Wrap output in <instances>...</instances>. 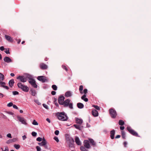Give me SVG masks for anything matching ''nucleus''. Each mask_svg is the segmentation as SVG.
Listing matches in <instances>:
<instances>
[{"instance_id": "59", "label": "nucleus", "mask_w": 151, "mask_h": 151, "mask_svg": "<svg viewBox=\"0 0 151 151\" xmlns=\"http://www.w3.org/2000/svg\"><path fill=\"white\" fill-rule=\"evenodd\" d=\"M26 138L27 137L25 135H24L22 136V138L23 140H25Z\"/></svg>"}, {"instance_id": "34", "label": "nucleus", "mask_w": 151, "mask_h": 151, "mask_svg": "<svg viewBox=\"0 0 151 151\" xmlns=\"http://www.w3.org/2000/svg\"><path fill=\"white\" fill-rule=\"evenodd\" d=\"M31 91L32 95L33 96H35L36 93L35 90H32Z\"/></svg>"}, {"instance_id": "20", "label": "nucleus", "mask_w": 151, "mask_h": 151, "mask_svg": "<svg viewBox=\"0 0 151 151\" xmlns=\"http://www.w3.org/2000/svg\"><path fill=\"white\" fill-rule=\"evenodd\" d=\"M14 80L13 79L9 81V86L11 87H12L13 86L14 83Z\"/></svg>"}, {"instance_id": "9", "label": "nucleus", "mask_w": 151, "mask_h": 151, "mask_svg": "<svg viewBox=\"0 0 151 151\" xmlns=\"http://www.w3.org/2000/svg\"><path fill=\"white\" fill-rule=\"evenodd\" d=\"M17 79L20 80L21 82L23 83L27 81V78L23 76H19L17 78Z\"/></svg>"}, {"instance_id": "2", "label": "nucleus", "mask_w": 151, "mask_h": 151, "mask_svg": "<svg viewBox=\"0 0 151 151\" xmlns=\"http://www.w3.org/2000/svg\"><path fill=\"white\" fill-rule=\"evenodd\" d=\"M17 86L18 88H21L22 91L25 92H27L29 90V88L27 86L24 85L21 83H18L17 84Z\"/></svg>"}, {"instance_id": "62", "label": "nucleus", "mask_w": 151, "mask_h": 151, "mask_svg": "<svg viewBox=\"0 0 151 151\" xmlns=\"http://www.w3.org/2000/svg\"><path fill=\"white\" fill-rule=\"evenodd\" d=\"M120 135H118L116 136V137H115V138L116 139L119 138H120Z\"/></svg>"}, {"instance_id": "30", "label": "nucleus", "mask_w": 151, "mask_h": 151, "mask_svg": "<svg viewBox=\"0 0 151 151\" xmlns=\"http://www.w3.org/2000/svg\"><path fill=\"white\" fill-rule=\"evenodd\" d=\"M122 138L123 139L125 138V133L124 131H122Z\"/></svg>"}, {"instance_id": "14", "label": "nucleus", "mask_w": 151, "mask_h": 151, "mask_svg": "<svg viewBox=\"0 0 151 151\" xmlns=\"http://www.w3.org/2000/svg\"><path fill=\"white\" fill-rule=\"evenodd\" d=\"M5 39L8 41L9 42H12L13 41V40L12 38L9 36L7 35H5Z\"/></svg>"}, {"instance_id": "49", "label": "nucleus", "mask_w": 151, "mask_h": 151, "mask_svg": "<svg viewBox=\"0 0 151 151\" xmlns=\"http://www.w3.org/2000/svg\"><path fill=\"white\" fill-rule=\"evenodd\" d=\"M2 87L3 88H5L6 89H7V90L9 89V87L8 86H6L2 85Z\"/></svg>"}, {"instance_id": "19", "label": "nucleus", "mask_w": 151, "mask_h": 151, "mask_svg": "<svg viewBox=\"0 0 151 151\" xmlns=\"http://www.w3.org/2000/svg\"><path fill=\"white\" fill-rule=\"evenodd\" d=\"M90 142L92 144V145L93 147H95L96 146V143L92 139H89Z\"/></svg>"}, {"instance_id": "32", "label": "nucleus", "mask_w": 151, "mask_h": 151, "mask_svg": "<svg viewBox=\"0 0 151 151\" xmlns=\"http://www.w3.org/2000/svg\"><path fill=\"white\" fill-rule=\"evenodd\" d=\"M52 88L55 91H56L57 89V87L55 85H53L52 86Z\"/></svg>"}, {"instance_id": "64", "label": "nucleus", "mask_w": 151, "mask_h": 151, "mask_svg": "<svg viewBox=\"0 0 151 151\" xmlns=\"http://www.w3.org/2000/svg\"><path fill=\"white\" fill-rule=\"evenodd\" d=\"M8 113L9 114H11V115H13V113L12 112H9Z\"/></svg>"}, {"instance_id": "22", "label": "nucleus", "mask_w": 151, "mask_h": 151, "mask_svg": "<svg viewBox=\"0 0 151 151\" xmlns=\"http://www.w3.org/2000/svg\"><path fill=\"white\" fill-rule=\"evenodd\" d=\"M86 95L84 94L81 97V99H82L84 101L87 102L88 101V99L87 98H86Z\"/></svg>"}, {"instance_id": "12", "label": "nucleus", "mask_w": 151, "mask_h": 151, "mask_svg": "<svg viewBox=\"0 0 151 151\" xmlns=\"http://www.w3.org/2000/svg\"><path fill=\"white\" fill-rule=\"evenodd\" d=\"M83 143L84 146L86 148L88 149L90 148L91 147L88 141L85 140L84 141Z\"/></svg>"}, {"instance_id": "43", "label": "nucleus", "mask_w": 151, "mask_h": 151, "mask_svg": "<svg viewBox=\"0 0 151 151\" xmlns=\"http://www.w3.org/2000/svg\"><path fill=\"white\" fill-rule=\"evenodd\" d=\"M35 101L38 105H40L41 104L38 100H35Z\"/></svg>"}, {"instance_id": "16", "label": "nucleus", "mask_w": 151, "mask_h": 151, "mask_svg": "<svg viewBox=\"0 0 151 151\" xmlns=\"http://www.w3.org/2000/svg\"><path fill=\"white\" fill-rule=\"evenodd\" d=\"M4 60L5 62L7 63H9L12 61L11 58L7 56H5L4 58Z\"/></svg>"}, {"instance_id": "28", "label": "nucleus", "mask_w": 151, "mask_h": 151, "mask_svg": "<svg viewBox=\"0 0 151 151\" xmlns=\"http://www.w3.org/2000/svg\"><path fill=\"white\" fill-rule=\"evenodd\" d=\"M124 121L122 120H120L119 121V124L120 125L122 126L124 125Z\"/></svg>"}, {"instance_id": "40", "label": "nucleus", "mask_w": 151, "mask_h": 151, "mask_svg": "<svg viewBox=\"0 0 151 151\" xmlns=\"http://www.w3.org/2000/svg\"><path fill=\"white\" fill-rule=\"evenodd\" d=\"M42 139L40 137H38L37 138L36 140L37 141L39 142H41L42 141Z\"/></svg>"}, {"instance_id": "26", "label": "nucleus", "mask_w": 151, "mask_h": 151, "mask_svg": "<svg viewBox=\"0 0 151 151\" xmlns=\"http://www.w3.org/2000/svg\"><path fill=\"white\" fill-rule=\"evenodd\" d=\"M4 79V76L3 74L0 73V81H3Z\"/></svg>"}, {"instance_id": "4", "label": "nucleus", "mask_w": 151, "mask_h": 151, "mask_svg": "<svg viewBox=\"0 0 151 151\" xmlns=\"http://www.w3.org/2000/svg\"><path fill=\"white\" fill-rule=\"evenodd\" d=\"M109 111L111 117L113 119L115 118L117 115L116 111L114 109L111 108L109 109Z\"/></svg>"}, {"instance_id": "37", "label": "nucleus", "mask_w": 151, "mask_h": 151, "mask_svg": "<svg viewBox=\"0 0 151 151\" xmlns=\"http://www.w3.org/2000/svg\"><path fill=\"white\" fill-rule=\"evenodd\" d=\"M32 124L34 125H38V123L35 120H34L32 123Z\"/></svg>"}, {"instance_id": "60", "label": "nucleus", "mask_w": 151, "mask_h": 151, "mask_svg": "<svg viewBox=\"0 0 151 151\" xmlns=\"http://www.w3.org/2000/svg\"><path fill=\"white\" fill-rule=\"evenodd\" d=\"M127 142H124V146L125 147H126V146H127Z\"/></svg>"}, {"instance_id": "44", "label": "nucleus", "mask_w": 151, "mask_h": 151, "mask_svg": "<svg viewBox=\"0 0 151 151\" xmlns=\"http://www.w3.org/2000/svg\"><path fill=\"white\" fill-rule=\"evenodd\" d=\"M54 139L57 142H59V140L58 137H54Z\"/></svg>"}, {"instance_id": "47", "label": "nucleus", "mask_w": 151, "mask_h": 151, "mask_svg": "<svg viewBox=\"0 0 151 151\" xmlns=\"http://www.w3.org/2000/svg\"><path fill=\"white\" fill-rule=\"evenodd\" d=\"M36 148L37 151H40L41 150V148L40 147L38 146H36Z\"/></svg>"}, {"instance_id": "57", "label": "nucleus", "mask_w": 151, "mask_h": 151, "mask_svg": "<svg viewBox=\"0 0 151 151\" xmlns=\"http://www.w3.org/2000/svg\"><path fill=\"white\" fill-rule=\"evenodd\" d=\"M4 52L6 53V54H9L10 53L9 50H6L4 51Z\"/></svg>"}, {"instance_id": "8", "label": "nucleus", "mask_w": 151, "mask_h": 151, "mask_svg": "<svg viewBox=\"0 0 151 151\" xmlns=\"http://www.w3.org/2000/svg\"><path fill=\"white\" fill-rule=\"evenodd\" d=\"M37 79L42 83H44L47 81V80L46 78L45 77L43 76H38L37 78Z\"/></svg>"}, {"instance_id": "33", "label": "nucleus", "mask_w": 151, "mask_h": 151, "mask_svg": "<svg viewBox=\"0 0 151 151\" xmlns=\"http://www.w3.org/2000/svg\"><path fill=\"white\" fill-rule=\"evenodd\" d=\"M14 147L17 150L19 149L20 147V146L19 145H16L15 144L14 145Z\"/></svg>"}, {"instance_id": "52", "label": "nucleus", "mask_w": 151, "mask_h": 151, "mask_svg": "<svg viewBox=\"0 0 151 151\" xmlns=\"http://www.w3.org/2000/svg\"><path fill=\"white\" fill-rule=\"evenodd\" d=\"M56 92L55 91H52L51 92V93L52 95H54L55 94Z\"/></svg>"}, {"instance_id": "53", "label": "nucleus", "mask_w": 151, "mask_h": 151, "mask_svg": "<svg viewBox=\"0 0 151 151\" xmlns=\"http://www.w3.org/2000/svg\"><path fill=\"white\" fill-rule=\"evenodd\" d=\"M13 107L14 108L16 109H18V107H17V106H16L15 105H13Z\"/></svg>"}, {"instance_id": "7", "label": "nucleus", "mask_w": 151, "mask_h": 151, "mask_svg": "<svg viewBox=\"0 0 151 151\" xmlns=\"http://www.w3.org/2000/svg\"><path fill=\"white\" fill-rule=\"evenodd\" d=\"M47 144V142L45 138L42 139V141L40 143H38V144L40 146H44L45 149L47 148V146L46 145Z\"/></svg>"}, {"instance_id": "3", "label": "nucleus", "mask_w": 151, "mask_h": 151, "mask_svg": "<svg viewBox=\"0 0 151 151\" xmlns=\"http://www.w3.org/2000/svg\"><path fill=\"white\" fill-rule=\"evenodd\" d=\"M70 100L69 99H66L63 102L62 105H63L64 107H66L69 106L70 108L73 109V104L72 103H70Z\"/></svg>"}, {"instance_id": "23", "label": "nucleus", "mask_w": 151, "mask_h": 151, "mask_svg": "<svg viewBox=\"0 0 151 151\" xmlns=\"http://www.w3.org/2000/svg\"><path fill=\"white\" fill-rule=\"evenodd\" d=\"M76 123L80 124H81L83 122V121L82 119H79L78 118H76Z\"/></svg>"}, {"instance_id": "56", "label": "nucleus", "mask_w": 151, "mask_h": 151, "mask_svg": "<svg viewBox=\"0 0 151 151\" xmlns=\"http://www.w3.org/2000/svg\"><path fill=\"white\" fill-rule=\"evenodd\" d=\"M1 149L2 150V151H9L7 147L4 150H3L2 148H1Z\"/></svg>"}, {"instance_id": "36", "label": "nucleus", "mask_w": 151, "mask_h": 151, "mask_svg": "<svg viewBox=\"0 0 151 151\" xmlns=\"http://www.w3.org/2000/svg\"><path fill=\"white\" fill-rule=\"evenodd\" d=\"M93 107L95 109H96L97 110H100V108L98 106L93 105Z\"/></svg>"}, {"instance_id": "46", "label": "nucleus", "mask_w": 151, "mask_h": 151, "mask_svg": "<svg viewBox=\"0 0 151 151\" xmlns=\"http://www.w3.org/2000/svg\"><path fill=\"white\" fill-rule=\"evenodd\" d=\"M42 105H43V106L44 107H45V109H48V106L47 105H46V104H43Z\"/></svg>"}, {"instance_id": "25", "label": "nucleus", "mask_w": 151, "mask_h": 151, "mask_svg": "<svg viewBox=\"0 0 151 151\" xmlns=\"http://www.w3.org/2000/svg\"><path fill=\"white\" fill-rule=\"evenodd\" d=\"M15 140H16V139H9V140H7L6 141V142L7 144H10V143H12V142H14L15 141Z\"/></svg>"}, {"instance_id": "5", "label": "nucleus", "mask_w": 151, "mask_h": 151, "mask_svg": "<svg viewBox=\"0 0 151 151\" xmlns=\"http://www.w3.org/2000/svg\"><path fill=\"white\" fill-rule=\"evenodd\" d=\"M127 129L129 132L132 135L135 136H138V133L134 130L132 129L130 127H127Z\"/></svg>"}, {"instance_id": "35", "label": "nucleus", "mask_w": 151, "mask_h": 151, "mask_svg": "<svg viewBox=\"0 0 151 151\" xmlns=\"http://www.w3.org/2000/svg\"><path fill=\"white\" fill-rule=\"evenodd\" d=\"M80 149L82 151H88V150L83 146L80 147Z\"/></svg>"}, {"instance_id": "10", "label": "nucleus", "mask_w": 151, "mask_h": 151, "mask_svg": "<svg viewBox=\"0 0 151 151\" xmlns=\"http://www.w3.org/2000/svg\"><path fill=\"white\" fill-rule=\"evenodd\" d=\"M17 118L19 121L21 122L22 124L25 125L27 124V123H26V120L23 118L21 117H18Z\"/></svg>"}, {"instance_id": "55", "label": "nucleus", "mask_w": 151, "mask_h": 151, "mask_svg": "<svg viewBox=\"0 0 151 151\" xmlns=\"http://www.w3.org/2000/svg\"><path fill=\"white\" fill-rule=\"evenodd\" d=\"M0 50L1 51H3L4 50V48L3 46H1L0 47Z\"/></svg>"}, {"instance_id": "39", "label": "nucleus", "mask_w": 151, "mask_h": 151, "mask_svg": "<svg viewBox=\"0 0 151 151\" xmlns=\"http://www.w3.org/2000/svg\"><path fill=\"white\" fill-rule=\"evenodd\" d=\"M37 133L35 132H33L32 133V135L34 137L36 136L37 135Z\"/></svg>"}, {"instance_id": "38", "label": "nucleus", "mask_w": 151, "mask_h": 151, "mask_svg": "<svg viewBox=\"0 0 151 151\" xmlns=\"http://www.w3.org/2000/svg\"><path fill=\"white\" fill-rule=\"evenodd\" d=\"M62 67L63 69L65 70V71H68V69L64 65H62Z\"/></svg>"}, {"instance_id": "51", "label": "nucleus", "mask_w": 151, "mask_h": 151, "mask_svg": "<svg viewBox=\"0 0 151 151\" xmlns=\"http://www.w3.org/2000/svg\"><path fill=\"white\" fill-rule=\"evenodd\" d=\"M15 40L16 41H17V43L18 44H19L21 42V40L20 39H16Z\"/></svg>"}, {"instance_id": "58", "label": "nucleus", "mask_w": 151, "mask_h": 151, "mask_svg": "<svg viewBox=\"0 0 151 151\" xmlns=\"http://www.w3.org/2000/svg\"><path fill=\"white\" fill-rule=\"evenodd\" d=\"M120 129L121 130H123L124 129V126H120Z\"/></svg>"}, {"instance_id": "63", "label": "nucleus", "mask_w": 151, "mask_h": 151, "mask_svg": "<svg viewBox=\"0 0 151 151\" xmlns=\"http://www.w3.org/2000/svg\"><path fill=\"white\" fill-rule=\"evenodd\" d=\"M3 97V95L2 94L0 93V98H2Z\"/></svg>"}, {"instance_id": "15", "label": "nucleus", "mask_w": 151, "mask_h": 151, "mask_svg": "<svg viewBox=\"0 0 151 151\" xmlns=\"http://www.w3.org/2000/svg\"><path fill=\"white\" fill-rule=\"evenodd\" d=\"M92 114L94 117L98 116L99 114L98 111L95 109L92 110Z\"/></svg>"}, {"instance_id": "31", "label": "nucleus", "mask_w": 151, "mask_h": 151, "mask_svg": "<svg viewBox=\"0 0 151 151\" xmlns=\"http://www.w3.org/2000/svg\"><path fill=\"white\" fill-rule=\"evenodd\" d=\"M73 126L76 128L80 130L81 129V127L79 125L77 124H74Z\"/></svg>"}, {"instance_id": "24", "label": "nucleus", "mask_w": 151, "mask_h": 151, "mask_svg": "<svg viewBox=\"0 0 151 151\" xmlns=\"http://www.w3.org/2000/svg\"><path fill=\"white\" fill-rule=\"evenodd\" d=\"M71 96V93L70 91H67L65 93V96L66 97H70Z\"/></svg>"}, {"instance_id": "21", "label": "nucleus", "mask_w": 151, "mask_h": 151, "mask_svg": "<svg viewBox=\"0 0 151 151\" xmlns=\"http://www.w3.org/2000/svg\"><path fill=\"white\" fill-rule=\"evenodd\" d=\"M77 106L79 109H82L84 107L83 104L81 103H78L77 104Z\"/></svg>"}, {"instance_id": "27", "label": "nucleus", "mask_w": 151, "mask_h": 151, "mask_svg": "<svg viewBox=\"0 0 151 151\" xmlns=\"http://www.w3.org/2000/svg\"><path fill=\"white\" fill-rule=\"evenodd\" d=\"M79 91L82 94L83 93V86L81 85L79 86Z\"/></svg>"}, {"instance_id": "61", "label": "nucleus", "mask_w": 151, "mask_h": 151, "mask_svg": "<svg viewBox=\"0 0 151 151\" xmlns=\"http://www.w3.org/2000/svg\"><path fill=\"white\" fill-rule=\"evenodd\" d=\"M47 121L49 123H50V120L48 118H47L46 119Z\"/></svg>"}, {"instance_id": "41", "label": "nucleus", "mask_w": 151, "mask_h": 151, "mask_svg": "<svg viewBox=\"0 0 151 151\" xmlns=\"http://www.w3.org/2000/svg\"><path fill=\"white\" fill-rule=\"evenodd\" d=\"M13 94L14 95H18L19 93V92L17 91H14L12 92Z\"/></svg>"}, {"instance_id": "48", "label": "nucleus", "mask_w": 151, "mask_h": 151, "mask_svg": "<svg viewBox=\"0 0 151 151\" xmlns=\"http://www.w3.org/2000/svg\"><path fill=\"white\" fill-rule=\"evenodd\" d=\"M88 90L87 89H85L83 90V93H84V94H86L87 93Z\"/></svg>"}, {"instance_id": "54", "label": "nucleus", "mask_w": 151, "mask_h": 151, "mask_svg": "<svg viewBox=\"0 0 151 151\" xmlns=\"http://www.w3.org/2000/svg\"><path fill=\"white\" fill-rule=\"evenodd\" d=\"M5 84V83L4 82H0V85H1V86L2 87V85H4Z\"/></svg>"}, {"instance_id": "29", "label": "nucleus", "mask_w": 151, "mask_h": 151, "mask_svg": "<svg viewBox=\"0 0 151 151\" xmlns=\"http://www.w3.org/2000/svg\"><path fill=\"white\" fill-rule=\"evenodd\" d=\"M69 140L70 141V143L71 144V145H73L74 142V141L73 139L72 138H70Z\"/></svg>"}, {"instance_id": "1", "label": "nucleus", "mask_w": 151, "mask_h": 151, "mask_svg": "<svg viewBox=\"0 0 151 151\" xmlns=\"http://www.w3.org/2000/svg\"><path fill=\"white\" fill-rule=\"evenodd\" d=\"M58 117L59 120L61 121H66L68 119L67 116L64 112L58 113Z\"/></svg>"}, {"instance_id": "6", "label": "nucleus", "mask_w": 151, "mask_h": 151, "mask_svg": "<svg viewBox=\"0 0 151 151\" xmlns=\"http://www.w3.org/2000/svg\"><path fill=\"white\" fill-rule=\"evenodd\" d=\"M29 82L32 87L35 88H37V86L35 80L33 79H30L29 80Z\"/></svg>"}, {"instance_id": "17", "label": "nucleus", "mask_w": 151, "mask_h": 151, "mask_svg": "<svg viewBox=\"0 0 151 151\" xmlns=\"http://www.w3.org/2000/svg\"><path fill=\"white\" fill-rule=\"evenodd\" d=\"M115 134V130L113 129L110 132V137L112 139H113L114 138V135Z\"/></svg>"}, {"instance_id": "18", "label": "nucleus", "mask_w": 151, "mask_h": 151, "mask_svg": "<svg viewBox=\"0 0 151 151\" xmlns=\"http://www.w3.org/2000/svg\"><path fill=\"white\" fill-rule=\"evenodd\" d=\"M75 142L76 144L78 145H81V142L78 137H76L75 138Z\"/></svg>"}, {"instance_id": "11", "label": "nucleus", "mask_w": 151, "mask_h": 151, "mask_svg": "<svg viewBox=\"0 0 151 151\" xmlns=\"http://www.w3.org/2000/svg\"><path fill=\"white\" fill-rule=\"evenodd\" d=\"M65 99L64 97L63 96H61L58 99V103L62 105L64 102Z\"/></svg>"}, {"instance_id": "45", "label": "nucleus", "mask_w": 151, "mask_h": 151, "mask_svg": "<svg viewBox=\"0 0 151 151\" xmlns=\"http://www.w3.org/2000/svg\"><path fill=\"white\" fill-rule=\"evenodd\" d=\"M59 132L58 130H56L55 132V134L56 135H58L59 134Z\"/></svg>"}, {"instance_id": "13", "label": "nucleus", "mask_w": 151, "mask_h": 151, "mask_svg": "<svg viewBox=\"0 0 151 151\" xmlns=\"http://www.w3.org/2000/svg\"><path fill=\"white\" fill-rule=\"evenodd\" d=\"M40 67L41 69L43 70L47 69V65L43 63L40 64Z\"/></svg>"}, {"instance_id": "42", "label": "nucleus", "mask_w": 151, "mask_h": 151, "mask_svg": "<svg viewBox=\"0 0 151 151\" xmlns=\"http://www.w3.org/2000/svg\"><path fill=\"white\" fill-rule=\"evenodd\" d=\"M13 105V103L12 102H10L7 104V106L8 107H11V106H12Z\"/></svg>"}, {"instance_id": "50", "label": "nucleus", "mask_w": 151, "mask_h": 151, "mask_svg": "<svg viewBox=\"0 0 151 151\" xmlns=\"http://www.w3.org/2000/svg\"><path fill=\"white\" fill-rule=\"evenodd\" d=\"M7 137L9 138H12V137L11 136V134L10 133H9L7 135Z\"/></svg>"}]
</instances>
